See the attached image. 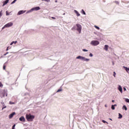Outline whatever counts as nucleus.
Masks as SVG:
<instances>
[{"mask_svg":"<svg viewBox=\"0 0 129 129\" xmlns=\"http://www.w3.org/2000/svg\"><path fill=\"white\" fill-rule=\"evenodd\" d=\"M5 96H8V90L4 89L2 92H0V97L3 98Z\"/></svg>","mask_w":129,"mask_h":129,"instance_id":"obj_1","label":"nucleus"},{"mask_svg":"<svg viewBox=\"0 0 129 129\" xmlns=\"http://www.w3.org/2000/svg\"><path fill=\"white\" fill-rule=\"evenodd\" d=\"M26 119L28 120V121H33V119L35 118V116L33 115H31V114H27L26 115Z\"/></svg>","mask_w":129,"mask_h":129,"instance_id":"obj_2","label":"nucleus"},{"mask_svg":"<svg viewBox=\"0 0 129 129\" xmlns=\"http://www.w3.org/2000/svg\"><path fill=\"white\" fill-rule=\"evenodd\" d=\"M76 59H80V60H82V61H86V62H88V61H89V58H86L83 56H78L76 57Z\"/></svg>","mask_w":129,"mask_h":129,"instance_id":"obj_3","label":"nucleus"},{"mask_svg":"<svg viewBox=\"0 0 129 129\" xmlns=\"http://www.w3.org/2000/svg\"><path fill=\"white\" fill-rule=\"evenodd\" d=\"M76 26H77V30L78 31V32H79V34H81V30H82V26H81V25L79 24H77Z\"/></svg>","mask_w":129,"mask_h":129,"instance_id":"obj_4","label":"nucleus"},{"mask_svg":"<svg viewBox=\"0 0 129 129\" xmlns=\"http://www.w3.org/2000/svg\"><path fill=\"white\" fill-rule=\"evenodd\" d=\"M91 44L93 46H97V45H99V41L97 40H93L91 42Z\"/></svg>","mask_w":129,"mask_h":129,"instance_id":"obj_5","label":"nucleus"},{"mask_svg":"<svg viewBox=\"0 0 129 129\" xmlns=\"http://www.w3.org/2000/svg\"><path fill=\"white\" fill-rule=\"evenodd\" d=\"M13 24L12 22L9 23L5 25V27L6 28H10V27H12L13 26Z\"/></svg>","mask_w":129,"mask_h":129,"instance_id":"obj_6","label":"nucleus"},{"mask_svg":"<svg viewBox=\"0 0 129 129\" xmlns=\"http://www.w3.org/2000/svg\"><path fill=\"white\" fill-rule=\"evenodd\" d=\"M19 120L20 121H22L23 122H25V121H26V119H25V117L22 116L20 118H19Z\"/></svg>","mask_w":129,"mask_h":129,"instance_id":"obj_7","label":"nucleus"},{"mask_svg":"<svg viewBox=\"0 0 129 129\" xmlns=\"http://www.w3.org/2000/svg\"><path fill=\"white\" fill-rule=\"evenodd\" d=\"M15 114H16V112H15L10 114L9 116V118H10V119L13 118V117H14V115H15Z\"/></svg>","mask_w":129,"mask_h":129,"instance_id":"obj_8","label":"nucleus"},{"mask_svg":"<svg viewBox=\"0 0 129 129\" xmlns=\"http://www.w3.org/2000/svg\"><path fill=\"white\" fill-rule=\"evenodd\" d=\"M39 10H40V7H36L32 8L31 9V11H39Z\"/></svg>","mask_w":129,"mask_h":129,"instance_id":"obj_9","label":"nucleus"},{"mask_svg":"<svg viewBox=\"0 0 129 129\" xmlns=\"http://www.w3.org/2000/svg\"><path fill=\"white\" fill-rule=\"evenodd\" d=\"M118 89L119 90V91H120V92H121V93H122V88L121 87V86H119Z\"/></svg>","mask_w":129,"mask_h":129,"instance_id":"obj_10","label":"nucleus"},{"mask_svg":"<svg viewBox=\"0 0 129 129\" xmlns=\"http://www.w3.org/2000/svg\"><path fill=\"white\" fill-rule=\"evenodd\" d=\"M104 50L105 51H108V45H105L104 48Z\"/></svg>","mask_w":129,"mask_h":129,"instance_id":"obj_11","label":"nucleus"},{"mask_svg":"<svg viewBox=\"0 0 129 129\" xmlns=\"http://www.w3.org/2000/svg\"><path fill=\"white\" fill-rule=\"evenodd\" d=\"M24 13H25V12H24V11H20L18 12V15L19 16H20V15H23V14H24Z\"/></svg>","mask_w":129,"mask_h":129,"instance_id":"obj_12","label":"nucleus"},{"mask_svg":"<svg viewBox=\"0 0 129 129\" xmlns=\"http://www.w3.org/2000/svg\"><path fill=\"white\" fill-rule=\"evenodd\" d=\"M74 12L75 14H76L77 17H79V16H80V14H79V13L77 10H74Z\"/></svg>","mask_w":129,"mask_h":129,"instance_id":"obj_13","label":"nucleus"},{"mask_svg":"<svg viewBox=\"0 0 129 129\" xmlns=\"http://www.w3.org/2000/svg\"><path fill=\"white\" fill-rule=\"evenodd\" d=\"M123 68H124L125 71H126V72H127V73H128V71H129V68H127L126 67H123Z\"/></svg>","mask_w":129,"mask_h":129,"instance_id":"obj_14","label":"nucleus"},{"mask_svg":"<svg viewBox=\"0 0 129 129\" xmlns=\"http://www.w3.org/2000/svg\"><path fill=\"white\" fill-rule=\"evenodd\" d=\"M8 3H9V0H6V1L4 3L3 7L6 6V5H7V4H8Z\"/></svg>","mask_w":129,"mask_h":129,"instance_id":"obj_15","label":"nucleus"},{"mask_svg":"<svg viewBox=\"0 0 129 129\" xmlns=\"http://www.w3.org/2000/svg\"><path fill=\"white\" fill-rule=\"evenodd\" d=\"M114 106H116V104H115V105H112L111 106V109L113 110L115 109V108L114 107Z\"/></svg>","mask_w":129,"mask_h":129,"instance_id":"obj_16","label":"nucleus"},{"mask_svg":"<svg viewBox=\"0 0 129 129\" xmlns=\"http://www.w3.org/2000/svg\"><path fill=\"white\" fill-rule=\"evenodd\" d=\"M122 109H124L125 110H127V108L126 107L125 105H123L122 107Z\"/></svg>","mask_w":129,"mask_h":129,"instance_id":"obj_17","label":"nucleus"},{"mask_svg":"<svg viewBox=\"0 0 129 129\" xmlns=\"http://www.w3.org/2000/svg\"><path fill=\"white\" fill-rule=\"evenodd\" d=\"M118 115H119V116H118V118H119V119H120V118H122V115H121V114H120V113H118Z\"/></svg>","mask_w":129,"mask_h":129,"instance_id":"obj_18","label":"nucleus"},{"mask_svg":"<svg viewBox=\"0 0 129 129\" xmlns=\"http://www.w3.org/2000/svg\"><path fill=\"white\" fill-rule=\"evenodd\" d=\"M94 27L97 29V30H100V28L97 26L95 25Z\"/></svg>","mask_w":129,"mask_h":129,"instance_id":"obj_19","label":"nucleus"},{"mask_svg":"<svg viewBox=\"0 0 129 129\" xmlns=\"http://www.w3.org/2000/svg\"><path fill=\"white\" fill-rule=\"evenodd\" d=\"M4 86V85H3V84L2 83V82H0V87H1L2 88H3Z\"/></svg>","mask_w":129,"mask_h":129,"instance_id":"obj_20","label":"nucleus"},{"mask_svg":"<svg viewBox=\"0 0 129 129\" xmlns=\"http://www.w3.org/2000/svg\"><path fill=\"white\" fill-rule=\"evenodd\" d=\"M17 2V0H14L12 2V3H11V5H13V4H15V3H16Z\"/></svg>","mask_w":129,"mask_h":129,"instance_id":"obj_21","label":"nucleus"},{"mask_svg":"<svg viewBox=\"0 0 129 129\" xmlns=\"http://www.w3.org/2000/svg\"><path fill=\"white\" fill-rule=\"evenodd\" d=\"M102 122H103L104 123H108L107 122H106V121L104 120H102Z\"/></svg>","mask_w":129,"mask_h":129,"instance_id":"obj_22","label":"nucleus"},{"mask_svg":"<svg viewBox=\"0 0 129 129\" xmlns=\"http://www.w3.org/2000/svg\"><path fill=\"white\" fill-rule=\"evenodd\" d=\"M10 104H15V102H12V101H10L9 102Z\"/></svg>","mask_w":129,"mask_h":129,"instance_id":"obj_23","label":"nucleus"},{"mask_svg":"<svg viewBox=\"0 0 129 129\" xmlns=\"http://www.w3.org/2000/svg\"><path fill=\"white\" fill-rule=\"evenodd\" d=\"M82 12L83 15H86V14L85 13V12L84 11V10H82Z\"/></svg>","mask_w":129,"mask_h":129,"instance_id":"obj_24","label":"nucleus"},{"mask_svg":"<svg viewBox=\"0 0 129 129\" xmlns=\"http://www.w3.org/2000/svg\"><path fill=\"white\" fill-rule=\"evenodd\" d=\"M125 101H126V102H127L128 103H129V99H125Z\"/></svg>","mask_w":129,"mask_h":129,"instance_id":"obj_25","label":"nucleus"},{"mask_svg":"<svg viewBox=\"0 0 129 129\" xmlns=\"http://www.w3.org/2000/svg\"><path fill=\"white\" fill-rule=\"evenodd\" d=\"M10 14H9V12L8 11H6V16H9Z\"/></svg>","mask_w":129,"mask_h":129,"instance_id":"obj_26","label":"nucleus"},{"mask_svg":"<svg viewBox=\"0 0 129 129\" xmlns=\"http://www.w3.org/2000/svg\"><path fill=\"white\" fill-rule=\"evenodd\" d=\"M83 52H87L88 50H86V49H83Z\"/></svg>","mask_w":129,"mask_h":129,"instance_id":"obj_27","label":"nucleus"},{"mask_svg":"<svg viewBox=\"0 0 129 129\" xmlns=\"http://www.w3.org/2000/svg\"><path fill=\"white\" fill-rule=\"evenodd\" d=\"M113 75L114 77H115V75H116V73H115V72H114Z\"/></svg>","mask_w":129,"mask_h":129,"instance_id":"obj_28","label":"nucleus"},{"mask_svg":"<svg viewBox=\"0 0 129 129\" xmlns=\"http://www.w3.org/2000/svg\"><path fill=\"white\" fill-rule=\"evenodd\" d=\"M15 127H16V124H14L12 126V128H15Z\"/></svg>","mask_w":129,"mask_h":129,"instance_id":"obj_29","label":"nucleus"},{"mask_svg":"<svg viewBox=\"0 0 129 129\" xmlns=\"http://www.w3.org/2000/svg\"><path fill=\"white\" fill-rule=\"evenodd\" d=\"M3 12V11H1V12H0V18H1V17H2V16H3V15L2 14V12Z\"/></svg>","mask_w":129,"mask_h":129,"instance_id":"obj_30","label":"nucleus"},{"mask_svg":"<svg viewBox=\"0 0 129 129\" xmlns=\"http://www.w3.org/2000/svg\"><path fill=\"white\" fill-rule=\"evenodd\" d=\"M89 56H90V57H93V54H92V53H90V54H89Z\"/></svg>","mask_w":129,"mask_h":129,"instance_id":"obj_31","label":"nucleus"},{"mask_svg":"<svg viewBox=\"0 0 129 129\" xmlns=\"http://www.w3.org/2000/svg\"><path fill=\"white\" fill-rule=\"evenodd\" d=\"M13 44H15V41H12V42L11 43L10 45H13Z\"/></svg>","mask_w":129,"mask_h":129,"instance_id":"obj_32","label":"nucleus"},{"mask_svg":"<svg viewBox=\"0 0 129 129\" xmlns=\"http://www.w3.org/2000/svg\"><path fill=\"white\" fill-rule=\"evenodd\" d=\"M3 69H4V70H6V66H3Z\"/></svg>","mask_w":129,"mask_h":129,"instance_id":"obj_33","label":"nucleus"},{"mask_svg":"<svg viewBox=\"0 0 129 129\" xmlns=\"http://www.w3.org/2000/svg\"><path fill=\"white\" fill-rule=\"evenodd\" d=\"M61 89H58L57 91V92H60V91H61Z\"/></svg>","mask_w":129,"mask_h":129,"instance_id":"obj_34","label":"nucleus"},{"mask_svg":"<svg viewBox=\"0 0 129 129\" xmlns=\"http://www.w3.org/2000/svg\"><path fill=\"white\" fill-rule=\"evenodd\" d=\"M115 4H116L117 5H118V2L115 1Z\"/></svg>","mask_w":129,"mask_h":129,"instance_id":"obj_35","label":"nucleus"},{"mask_svg":"<svg viewBox=\"0 0 129 129\" xmlns=\"http://www.w3.org/2000/svg\"><path fill=\"white\" fill-rule=\"evenodd\" d=\"M4 108H7L6 106H5L4 107H3V108H2V110H4Z\"/></svg>","mask_w":129,"mask_h":129,"instance_id":"obj_36","label":"nucleus"},{"mask_svg":"<svg viewBox=\"0 0 129 129\" xmlns=\"http://www.w3.org/2000/svg\"><path fill=\"white\" fill-rule=\"evenodd\" d=\"M51 19H53V20H55L56 18L55 17H51Z\"/></svg>","mask_w":129,"mask_h":129,"instance_id":"obj_37","label":"nucleus"},{"mask_svg":"<svg viewBox=\"0 0 129 129\" xmlns=\"http://www.w3.org/2000/svg\"><path fill=\"white\" fill-rule=\"evenodd\" d=\"M45 2H50V0H44Z\"/></svg>","mask_w":129,"mask_h":129,"instance_id":"obj_38","label":"nucleus"},{"mask_svg":"<svg viewBox=\"0 0 129 129\" xmlns=\"http://www.w3.org/2000/svg\"><path fill=\"white\" fill-rule=\"evenodd\" d=\"M9 47H7V49H6V51H9Z\"/></svg>","mask_w":129,"mask_h":129,"instance_id":"obj_39","label":"nucleus"},{"mask_svg":"<svg viewBox=\"0 0 129 129\" xmlns=\"http://www.w3.org/2000/svg\"><path fill=\"white\" fill-rule=\"evenodd\" d=\"M18 43V41H14V44H17Z\"/></svg>","mask_w":129,"mask_h":129,"instance_id":"obj_40","label":"nucleus"},{"mask_svg":"<svg viewBox=\"0 0 129 129\" xmlns=\"http://www.w3.org/2000/svg\"><path fill=\"white\" fill-rule=\"evenodd\" d=\"M5 28H7V27H5V26L2 28V30H4V29H5Z\"/></svg>","mask_w":129,"mask_h":129,"instance_id":"obj_41","label":"nucleus"},{"mask_svg":"<svg viewBox=\"0 0 129 129\" xmlns=\"http://www.w3.org/2000/svg\"><path fill=\"white\" fill-rule=\"evenodd\" d=\"M112 102H114V100H112Z\"/></svg>","mask_w":129,"mask_h":129,"instance_id":"obj_42","label":"nucleus"},{"mask_svg":"<svg viewBox=\"0 0 129 129\" xmlns=\"http://www.w3.org/2000/svg\"><path fill=\"white\" fill-rule=\"evenodd\" d=\"M7 55V53L4 54V56H6Z\"/></svg>","mask_w":129,"mask_h":129,"instance_id":"obj_43","label":"nucleus"},{"mask_svg":"<svg viewBox=\"0 0 129 129\" xmlns=\"http://www.w3.org/2000/svg\"><path fill=\"white\" fill-rule=\"evenodd\" d=\"M6 54L8 55V54H9V52H7L6 53Z\"/></svg>","mask_w":129,"mask_h":129,"instance_id":"obj_44","label":"nucleus"},{"mask_svg":"<svg viewBox=\"0 0 129 129\" xmlns=\"http://www.w3.org/2000/svg\"><path fill=\"white\" fill-rule=\"evenodd\" d=\"M124 90H126L125 88H124Z\"/></svg>","mask_w":129,"mask_h":129,"instance_id":"obj_45","label":"nucleus"},{"mask_svg":"<svg viewBox=\"0 0 129 129\" xmlns=\"http://www.w3.org/2000/svg\"><path fill=\"white\" fill-rule=\"evenodd\" d=\"M105 107H107V106H106V105H105Z\"/></svg>","mask_w":129,"mask_h":129,"instance_id":"obj_46","label":"nucleus"},{"mask_svg":"<svg viewBox=\"0 0 129 129\" xmlns=\"http://www.w3.org/2000/svg\"><path fill=\"white\" fill-rule=\"evenodd\" d=\"M113 65H114V63L113 62Z\"/></svg>","mask_w":129,"mask_h":129,"instance_id":"obj_47","label":"nucleus"},{"mask_svg":"<svg viewBox=\"0 0 129 129\" xmlns=\"http://www.w3.org/2000/svg\"><path fill=\"white\" fill-rule=\"evenodd\" d=\"M12 129H15V128H12Z\"/></svg>","mask_w":129,"mask_h":129,"instance_id":"obj_48","label":"nucleus"},{"mask_svg":"<svg viewBox=\"0 0 129 129\" xmlns=\"http://www.w3.org/2000/svg\"><path fill=\"white\" fill-rule=\"evenodd\" d=\"M56 3H57V1H55Z\"/></svg>","mask_w":129,"mask_h":129,"instance_id":"obj_49","label":"nucleus"},{"mask_svg":"<svg viewBox=\"0 0 129 129\" xmlns=\"http://www.w3.org/2000/svg\"><path fill=\"white\" fill-rule=\"evenodd\" d=\"M42 1H45V0H42Z\"/></svg>","mask_w":129,"mask_h":129,"instance_id":"obj_50","label":"nucleus"}]
</instances>
